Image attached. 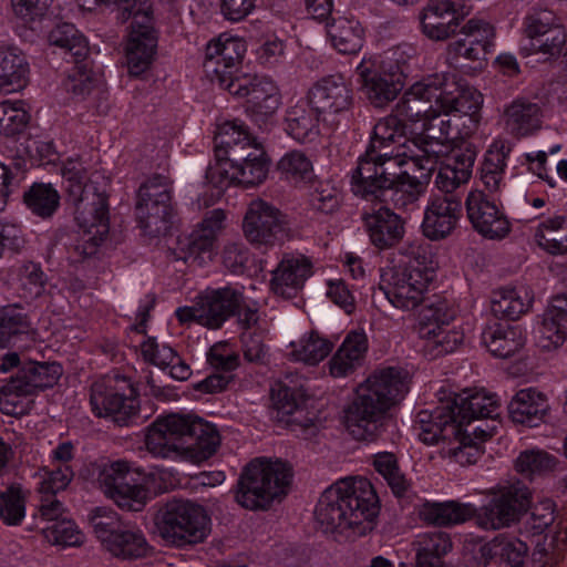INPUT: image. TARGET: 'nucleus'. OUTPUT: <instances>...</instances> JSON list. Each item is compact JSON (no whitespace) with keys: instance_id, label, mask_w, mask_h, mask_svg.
Instances as JSON below:
<instances>
[{"instance_id":"30","label":"nucleus","mask_w":567,"mask_h":567,"mask_svg":"<svg viewBox=\"0 0 567 567\" xmlns=\"http://www.w3.org/2000/svg\"><path fill=\"white\" fill-rule=\"evenodd\" d=\"M220 441L216 427H177V455L205 461L216 453Z\"/></svg>"},{"instance_id":"49","label":"nucleus","mask_w":567,"mask_h":567,"mask_svg":"<svg viewBox=\"0 0 567 567\" xmlns=\"http://www.w3.org/2000/svg\"><path fill=\"white\" fill-rule=\"evenodd\" d=\"M136 217L141 228L150 236H157L166 230L171 215L169 203L137 199L135 206Z\"/></svg>"},{"instance_id":"53","label":"nucleus","mask_w":567,"mask_h":567,"mask_svg":"<svg viewBox=\"0 0 567 567\" xmlns=\"http://www.w3.org/2000/svg\"><path fill=\"white\" fill-rule=\"evenodd\" d=\"M31 322L24 310L18 305H10L0 309V348L7 347L11 338L28 333Z\"/></svg>"},{"instance_id":"40","label":"nucleus","mask_w":567,"mask_h":567,"mask_svg":"<svg viewBox=\"0 0 567 567\" xmlns=\"http://www.w3.org/2000/svg\"><path fill=\"white\" fill-rule=\"evenodd\" d=\"M482 340L489 352L497 358H508L523 346L524 339L518 328L506 322H493L482 332Z\"/></svg>"},{"instance_id":"24","label":"nucleus","mask_w":567,"mask_h":567,"mask_svg":"<svg viewBox=\"0 0 567 567\" xmlns=\"http://www.w3.org/2000/svg\"><path fill=\"white\" fill-rule=\"evenodd\" d=\"M311 275L312 262L308 257L293 252L284 254L271 271L270 289L277 296L293 298Z\"/></svg>"},{"instance_id":"61","label":"nucleus","mask_w":567,"mask_h":567,"mask_svg":"<svg viewBox=\"0 0 567 567\" xmlns=\"http://www.w3.org/2000/svg\"><path fill=\"white\" fill-rule=\"evenodd\" d=\"M556 458L542 450H527L522 452L515 462L517 472L525 476L544 474L553 471Z\"/></svg>"},{"instance_id":"18","label":"nucleus","mask_w":567,"mask_h":567,"mask_svg":"<svg viewBox=\"0 0 567 567\" xmlns=\"http://www.w3.org/2000/svg\"><path fill=\"white\" fill-rule=\"evenodd\" d=\"M133 19L126 44V61L131 75L145 72L154 58L157 38L153 28L150 7L140 4L133 10Z\"/></svg>"},{"instance_id":"17","label":"nucleus","mask_w":567,"mask_h":567,"mask_svg":"<svg viewBox=\"0 0 567 567\" xmlns=\"http://www.w3.org/2000/svg\"><path fill=\"white\" fill-rule=\"evenodd\" d=\"M225 85L231 95L246 99L247 112L256 122L271 117L280 106L279 90L268 78L240 74Z\"/></svg>"},{"instance_id":"41","label":"nucleus","mask_w":567,"mask_h":567,"mask_svg":"<svg viewBox=\"0 0 567 567\" xmlns=\"http://www.w3.org/2000/svg\"><path fill=\"white\" fill-rule=\"evenodd\" d=\"M509 152L511 146L505 141H495L485 154L481 181L491 195H496L505 187L504 175Z\"/></svg>"},{"instance_id":"12","label":"nucleus","mask_w":567,"mask_h":567,"mask_svg":"<svg viewBox=\"0 0 567 567\" xmlns=\"http://www.w3.org/2000/svg\"><path fill=\"white\" fill-rule=\"evenodd\" d=\"M90 403L93 413L112 422H125L136 416L137 393L128 379L107 375L91 386Z\"/></svg>"},{"instance_id":"54","label":"nucleus","mask_w":567,"mask_h":567,"mask_svg":"<svg viewBox=\"0 0 567 567\" xmlns=\"http://www.w3.org/2000/svg\"><path fill=\"white\" fill-rule=\"evenodd\" d=\"M214 244V239L196 228L189 236L178 241L179 252L176 258L185 262L190 261L202 265L205 261V255H207L208 258L210 257Z\"/></svg>"},{"instance_id":"20","label":"nucleus","mask_w":567,"mask_h":567,"mask_svg":"<svg viewBox=\"0 0 567 567\" xmlns=\"http://www.w3.org/2000/svg\"><path fill=\"white\" fill-rule=\"evenodd\" d=\"M447 402L453 404V425H468L484 420L502 422L497 395L485 389H465L449 396Z\"/></svg>"},{"instance_id":"26","label":"nucleus","mask_w":567,"mask_h":567,"mask_svg":"<svg viewBox=\"0 0 567 567\" xmlns=\"http://www.w3.org/2000/svg\"><path fill=\"white\" fill-rule=\"evenodd\" d=\"M455 0H430L420 11L421 32L432 41L451 38L460 24Z\"/></svg>"},{"instance_id":"35","label":"nucleus","mask_w":567,"mask_h":567,"mask_svg":"<svg viewBox=\"0 0 567 567\" xmlns=\"http://www.w3.org/2000/svg\"><path fill=\"white\" fill-rule=\"evenodd\" d=\"M320 117L308 100L299 101L286 111L285 131L297 142L311 143L320 135Z\"/></svg>"},{"instance_id":"36","label":"nucleus","mask_w":567,"mask_h":567,"mask_svg":"<svg viewBox=\"0 0 567 567\" xmlns=\"http://www.w3.org/2000/svg\"><path fill=\"white\" fill-rule=\"evenodd\" d=\"M534 301L528 286L505 287L492 295L491 308L496 317L516 320L529 311Z\"/></svg>"},{"instance_id":"14","label":"nucleus","mask_w":567,"mask_h":567,"mask_svg":"<svg viewBox=\"0 0 567 567\" xmlns=\"http://www.w3.org/2000/svg\"><path fill=\"white\" fill-rule=\"evenodd\" d=\"M307 99L321 115L323 124L337 128L348 118L353 104V92L341 75H328L310 87Z\"/></svg>"},{"instance_id":"13","label":"nucleus","mask_w":567,"mask_h":567,"mask_svg":"<svg viewBox=\"0 0 567 567\" xmlns=\"http://www.w3.org/2000/svg\"><path fill=\"white\" fill-rule=\"evenodd\" d=\"M416 434L425 445L442 444V453L461 465L475 463L483 443L494 435V427H420Z\"/></svg>"},{"instance_id":"9","label":"nucleus","mask_w":567,"mask_h":567,"mask_svg":"<svg viewBox=\"0 0 567 567\" xmlns=\"http://www.w3.org/2000/svg\"><path fill=\"white\" fill-rule=\"evenodd\" d=\"M156 533L162 540L177 548L204 543L210 534V517L198 504L172 499L154 517Z\"/></svg>"},{"instance_id":"16","label":"nucleus","mask_w":567,"mask_h":567,"mask_svg":"<svg viewBox=\"0 0 567 567\" xmlns=\"http://www.w3.org/2000/svg\"><path fill=\"white\" fill-rule=\"evenodd\" d=\"M62 374L60 364L53 363H28L16 375H11L2 385V398H0V411L12 415L22 412L17 410L14 396L30 395L40 390L52 388Z\"/></svg>"},{"instance_id":"33","label":"nucleus","mask_w":567,"mask_h":567,"mask_svg":"<svg viewBox=\"0 0 567 567\" xmlns=\"http://www.w3.org/2000/svg\"><path fill=\"white\" fill-rule=\"evenodd\" d=\"M542 106L527 99H516L504 111L506 131L516 137L530 135L542 127Z\"/></svg>"},{"instance_id":"47","label":"nucleus","mask_w":567,"mask_h":567,"mask_svg":"<svg viewBox=\"0 0 567 567\" xmlns=\"http://www.w3.org/2000/svg\"><path fill=\"white\" fill-rule=\"evenodd\" d=\"M28 63L24 55L13 49L0 48V90L14 92L25 84Z\"/></svg>"},{"instance_id":"23","label":"nucleus","mask_w":567,"mask_h":567,"mask_svg":"<svg viewBox=\"0 0 567 567\" xmlns=\"http://www.w3.org/2000/svg\"><path fill=\"white\" fill-rule=\"evenodd\" d=\"M462 216V197L460 195L433 196L425 210L422 231L431 240L450 236Z\"/></svg>"},{"instance_id":"1","label":"nucleus","mask_w":567,"mask_h":567,"mask_svg":"<svg viewBox=\"0 0 567 567\" xmlns=\"http://www.w3.org/2000/svg\"><path fill=\"white\" fill-rule=\"evenodd\" d=\"M62 175L69 183V199L74 206L75 220L81 229L71 257L74 261H82L96 254L110 230L107 179L99 172L87 176L83 163L78 158L65 161Z\"/></svg>"},{"instance_id":"29","label":"nucleus","mask_w":567,"mask_h":567,"mask_svg":"<svg viewBox=\"0 0 567 567\" xmlns=\"http://www.w3.org/2000/svg\"><path fill=\"white\" fill-rule=\"evenodd\" d=\"M480 99L481 96L471 90L466 107L463 111L436 109L426 121L435 126L437 131H441L440 135L445 142L453 144L455 140L464 138L471 134L472 127H467L466 123L468 122L473 127L475 126L470 112L478 106Z\"/></svg>"},{"instance_id":"57","label":"nucleus","mask_w":567,"mask_h":567,"mask_svg":"<svg viewBox=\"0 0 567 567\" xmlns=\"http://www.w3.org/2000/svg\"><path fill=\"white\" fill-rule=\"evenodd\" d=\"M145 444L150 453L168 458L177 455V427H148Z\"/></svg>"},{"instance_id":"7","label":"nucleus","mask_w":567,"mask_h":567,"mask_svg":"<svg viewBox=\"0 0 567 567\" xmlns=\"http://www.w3.org/2000/svg\"><path fill=\"white\" fill-rule=\"evenodd\" d=\"M408 392L405 373L399 368L374 370L357 388V398L344 410L347 422L380 421Z\"/></svg>"},{"instance_id":"64","label":"nucleus","mask_w":567,"mask_h":567,"mask_svg":"<svg viewBox=\"0 0 567 567\" xmlns=\"http://www.w3.org/2000/svg\"><path fill=\"white\" fill-rule=\"evenodd\" d=\"M235 163V161H231V156L216 151V162L209 165L206 171L207 182L220 190L230 185H238L237 175L234 172Z\"/></svg>"},{"instance_id":"52","label":"nucleus","mask_w":567,"mask_h":567,"mask_svg":"<svg viewBox=\"0 0 567 567\" xmlns=\"http://www.w3.org/2000/svg\"><path fill=\"white\" fill-rule=\"evenodd\" d=\"M49 42L70 53L76 62L84 59L89 52L86 39L71 23L58 24L50 32Z\"/></svg>"},{"instance_id":"62","label":"nucleus","mask_w":567,"mask_h":567,"mask_svg":"<svg viewBox=\"0 0 567 567\" xmlns=\"http://www.w3.org/2000/svg\"><path fill=\"white\" fill-rule=\"evenodd\" d=\"M25 516V499L20 487L11 486L0 494V518L7 525H19Z\"/></svg>"},{"instance_id":"56","label":"nucleus","mask_w":567,"mask_h":567,"mask_svg":"<svg viewBox=\"0 0 567 567\" xmlns=\"http://www.w3.org/2000/svg\"><path fill=\"white\" fill-rule=\"evenodd\" d=\"M278 171L289 182H309L313 175V167L308 156L300 151L285 154L278 162Z\"/></svg>"},{"instance_id":"48","label":"nucleus","mask_w":567,"mask_h":567,"mask_svg":"<svg viewBox=\"0 0 567 567\" xmlns=\"http://www.w3.org/2000/svg\"><path fill=\"white\" fill-rule=\"evenodd\" d=\"M537 245L550 255L567 254V219L563 216L548 218L535 231Z\"/></svg>"},{"instance_id":"55","label":"nucleus","mask_w":567,"mask_h":567,"mask_svg":"<svg viewBox=\"0 0 567 567\" xmlns=\"http://www.w3.org/2000/svg\"><path fill=\"white\" fill-rule=\"evenodd\" d=\"M40 530L48 543L56 546H80L84 540L82 532L68 518L40 526Z\"/></svg>"},{"instance_id":"3","label":"nucleus","mask_w":567,"mask_h":567,"mask_svg":"<svg viewBox=\"0 0 567 567\" xmlns=\"http://www.w3.org/2000/svg\"><path fill=\"white\" fill-rule=\"evenodd\" d=\"M530 507V492L520 485H511L494 494L489 503L476 507L471 503L456 501L426 502L419 508L420 518L429 525L449 527L463 524L474 516L484 529H499L509 526Z\"/></svg>"},{"instance_id":"28","label":"nucleus","mask_w":567,"mask_h":567,"mask_svg":"<svg viewBox=\"0 0 567 567\" xmlns=\"http://www.w3.org/2000/svg\"><path fill=\"white\" fill-rule=\"evenodd\" d=\"M430 122L424 121L422 133L410 141L411 147L419 156L414 157V164L421 168V177H430L440 161L447 156L453 148L452 143L445 142Z\"/></svg>"},{"instance_id":"37","label":"nucleus","mask_w":567,"mask_h":567,"mask_svg":"<svg viewBox=\"0 0 567 567\" xmlns=\"http://www.w3.org/2000/svg\"><path fill=\"white\" fill-rule=\"evenodd\" d=\"M415 567H441L443 558L452 550L453 543L445 532L419 534L414 542Z\"/></svg>"},{"instance_id":"32","label":"nucleus","mask_w":567,"mask_h":567,"mask_svg":"<svg viewBox=\"0 0 567 567\" xmlns=\"http://www.w3.org/2000/svg\"><path fill=\"white\" fill-rule=\"evenodd\" d=\"M539 344L550 350L567 339V293L555 296L545 310L538 329Z\"/></svg>"},{"instance_id":"60","label":"nucleus","mask_w":567,"mask_h":567,"mask_svg":"<svg viewBox=\"0 0 567 567\" xmlns=\"http://www.w3.org/2000/svg\"><path fill=\"white\" fill-rule=\"evenodd\" d=\"M89 522L103 547L123 527L117 513L109 507L92 509Z\"/></svg>"},{"instance_id":"44","label":"nucleus","mask_w":567,"mask_h":567,"mask_svg":"<svg viewBox=\"0 0 567 567\" xmlns=\"http://www.w3.org/2000/svg\"><path fill=\"white\" fill-rule=\"evenodd\" d=\"M104 548L113 556L121 559H137L146 557L152 547L143 532L138 528L122 527L105 544Z\"/></svg>"},{"instance_id":"63","label":"nucleus","mask_w":567,"mask_h":567,"mask_svg":"<svg viewBox=\"0 0 567 567\" xmlns=\"http://www.w3.org/2000/svg\"><path fill=\"white\" fill-rule=\"evenodd\" d=\"M494 554L498 555L507 567H523L527 545L514 536L499 535L493 539Z\"/></svg>"},{"instance_id":"51","label":"nucleus","mask_w":567,"mask_h":567,"mask_svg":"<svg viewBox=\"0 0 567 567\" xmlns=\"http://www.w3.org/2000/svg\"><path fill=\"white\" fill-rule=\"evenodd\" d=\"M290 347L293 360L310 365L322 361L332 350V343L313 331L302 336L298 341H292Z\"/></svg>"},{"instance_id":"31","label":"nucleus","mask_w":567,"mask_h":567,"mask_svg":"<svg viewBox=\"0 0 567 567\" xmlns=\"http://www.w3.org/2000/svg\"><path fill=\"white\" fill-rule=\"evenodd\" d=\"M508 416L514 423L550 421V406L547 396L534 389L526 388L516 392L507 406Z\"/></svg>"},{"instance_id":"46","label":"nucleus","mask_w":567,"mask_h":567,"mask_svg":"<svg viewBox=\"0 0 567 567\" xmlns=\"http://www.w3.org/2000/svg\"><path fill=\"white\" fill-rule=\"evenodd\" d=\"M405 136V122L395 112L377 122L368 150L389 151L392 147L410 145Z\"/></svg>"},{"instance_id":"27","label":"nucleus","mask_w":567,"mask_h":567,"mask_svg":"<svg viewBox=\"0 0 567 567\" xmlns=\"http://www.w3.org/2000/svg\"><path fill=\"white\" fill-rule=\"evenodd\" d=\"M362 220L371 244L379 249L392 248L404 237V219L389 207L381 206L367 212Z\"/></svg>"},{"instance_id":"5","label":"nucleus","mask_w":567,"mask_h":567,"mask_svg":"<svg viewBox=\"0 0 567 567\" xmlns=\"http://www.w3.org/2000/svg\"><path fill=\"white\" fill-rule=\"evenodd\" d=\"M470 94L471 89L457 74H435L414 83L395 105V112L404 122L423 123L436 109L463 111Z\"/></svg>"},{"instance_id":"45","label":"nucleus","mask_w":567,"mask_h":567,"mask_svg":"<svg viewBox=\"0 0 567 567\" xmlns=\"http://www.w3.org/2000/svg\"><path fill=\"white\" fill-rule=\"evenodd\" d=\"M419 336L424 341V352L432 359L455 351L464 339L460 331L432 323L419 324Z\"/></svg>"},{"instance_id":"25","label":"nucleus","mask_w":567,"mask_h":567,"mask_svg":"<svg viewBox=\"0 0 567 567\" xmlns=\"http://www.w3.org/2000/svg\"><path fill=\"white\" fill-rule=\"evenodd\" d=\"M461 34L463 38L449 44V55L468 61L484 60L495 37L493 25L483 19L472 18L462 27Z\"/></svg>"},{"instance_id":"21","label":"nucleus","mask_w":567,"mask_h":567,"mask_svg":"<svg viewBox=\"0 0 567 567\" xmlns=\"http://www.w3.org/2000/svg\"><path fill=\"white\" fill-rule=\"evenodd\" d=\"M466 214L473 228L483 237L501 240L511 231V223L483 190H472L465 200Z\"/></svg>"},{"instance_id":"15","label":"nucleus","mask_w":567,"mask_h":567,"mask_svg":"<svg viewBox=\"0 0 567 567\" xmlns=\"http://www.w3.org/2000/svg\"><path fill=\"white\" fill-rule=\"evenodd\" d=\"M243 231L250 244L271 247L288 236L289 223L287 215L277 207L257 198L247 207Z\"/></svg>"},{"instance_id":"22","label":"nucleus","mask_w":567,"mask_h":567,"mask_svg":"<svg viewBox=\"0 0 567 567\" xmlns=\"http://www.w3.org/2000/svg\"><path fill=\"white\" fill-rule=\"evenodd\" d=\"M245 297L240 289L223 287L207 289L198 298L199 323L218 329L244 306Z\"/></svg>"},{"instance_id":"59","label":"nucleus","mask_w":567,"mask_h":567,"mask_svg":"<svg viewBox=\"0 0 567 567\" xmlns=\"http://www.w3.org/2000/svg\"><path fill=\"white\" fill-rule=\"evenodd\" d=\"M375 471L386 481L395 496H402L409 483L401 473L398 461L392 453H379L373 462Z\"/></svg>"},{"instance_id":"19","label":"nucleus","mask_w":567,"mask_h":567,"mask_svg":"<svg viewBox=\"0 0 567 567\" xmlns=\"http://www.w3.org/2000/svg\"><path fill=\"white\" fill-rule=\"evenodd\" d=\"M245 52L244 41L220 34L206 47L203 64L206 75L225 90V83L239 76L236 74V66L240 63Z\"/></svg>"},{"instance_id":"8","label":"nucleus","mask_w":567,"mask_h":567,"mask_svg":"<svg viewBox=\"0 0 567 567\" xmlns=\"http://www.w3.org/2000/svg\"><path fill=\"white\" fill-rule=\"evenodd\" d=\"M291 480L292 471L287 463L256 457L239 476L236 501L247 509H267L288 494Z\"/></svg>"},{"instance_id":"43","label":"nucleus","mask_w":567,"mask_h":567,"mask_svg":"<svg viewBox=\"0 0 567 567\" xmlns=\"http://www.w3.org/2000/svg\"><path fill=\"white\" fill-rule=\"evenodd\" d=\"M252 146H261L252 137L246 126L237 121H228L218 126L215 135V148L224 155L234 157V154H243Z\"/></svg>"},{"instance_id":"11","label":"nucleus","mask_w":567,"mask_h":567,"mask_svg":"<svg viewBox=\"0 0 567 567\" xmlns=\"http://www.w3.org/2000/svg\"><path fill=\"white\" fill-rule=\"evenodd\" d=\"M398 54L392 51L380 59H363L355 69L367 99L375 107L392 102L404 87V65Z\"/></svg>"},{"instance_id":"2","label":"nucleus","mask_w":567,"mask_h":567,"mask_svg":"<svg viewBox=\"0 0 567 567\" xmlns=\"http://www.w3.org/2000/svg\"><path fill=\"white\" fill-rule=\"evenodd\" d=\"M379 513L377 493L364 477H344L329 486L321 495L316 519L326 532L351 529L362 536L372 530Z\"/></svg>"},{"instance_id":"39","label":"nucleus","mask_w":567,"mask_h":567,"mask_svg":"<svg viewBox=\"0 0 567 567\" xmlns=\"http://www.w3.org/2000/svg\"><path fill=\"white\" fill-rule=\"evenodd\" d=\"M327 30L332 45L342 54H355L363 47L364 30L353 17L332 18Z\"/></svg>"},{"instance_id":"50","label":"nucleus","mask_w":567,"mask_h":567,"mask_svg":"<svg viewBox=\"0 0 567 567\" xmlns=\"http://www.w3.org/2000/svg\"><path fill=\"white\" fill-rule=\"evenodd\" d=\"M23 202L32 214L51 217L60 205V195L52 184L34 183L24 192Z\"/></svg>"},{"instance_id":"10","label":"nucleus","mask_w":567,"mask_h":567,"mask_svg":"<svg viewBox=\"0 0 567 567\" xmlns=\"http://www.w3.org/2000/svg\"><path fill=\"white\" fill-rule=\"evenodd\" d=\"M151 474L131 463L118 460L105 464L97 476L104 495L120 508L142 511L148 499Z\"/></svg>"},{"instance_id":"34","label":"nucleus","mask_w":567,"mask_h":567,"mask_svg":"<svg viewBox=\"0 0 567 567\" xmlns=\"http://www.w3.org/2000/svg\"><path fill=\"white\" fill-rule=\"evenodd\" d=\"M474 161V153L462 152L454 154L441 165L435 177V186L442 193L440 196H461L458 189L470 181Z\"/></svg>"},{"instance_id":"6","label":"nucleus","mask_w":567,"mask_h":567,"mask_svg":"<svg viewBox=\"0 0 567 567\" xmlns=\"http://www.w3.org/2000/svg\"><path fill=\"white\" fill-rule=\"evenodd\" d=\"M415 156L419 155L411 145L395 146L389 151L367 150L364 155L359 157L358 166L352 174L353 193L369 199L370 195L405 179L410 171L421 175V168L413 163Z\"/></svg>"},{"instance_id":"58","label":"nucleus","mask_w":567,"mask_h":567,"mask_svg":"<svg viewBox=\"0 0 567 567\" xmlns=\"http://www.w3.org/2000/svg\"><path fill=\"white\" fill-rule=\"evenodd\" d=\"M30 115L22 101L0 102V134L7 136L21 133L28 125Z\"/></svg>"},{"instance_id":"42","label":"nucleus","mask_w":567,"mask_h":567,"mask_svg":"<svg viewBox=\"0 0 567 567\" xmlns=\"http://www.w3.org/2000/svg\"><path fill=\"white\" fill-rule=\"evenodd\" d=\"M419 176L405 175V179L394 183L382 190L370 195L369 199L392 204L398 209H412L424 193V184Z\"/></svg>"},{"instance_id":"4","label":"nucleus","mask_w":567,"mask_h":567,"mask_svg":"<svg viewBox=\"0 0 567 567\" xmlns=\"http://www.w3.org/2000/svg\"><path fill=\"white\" fill-rule=\"evenodd\" d=\"M401 254L406 260L383 269L379 288L392 306L409 311L425 300L434 270L426 247L409 243L401 248Z\"/></svg>"},{"instance_id":"38","label":"nucleus","mask_w":567,"mask_h":567,"mask_svg":"<svg viewBox=\"0 0 567 567\" xmlns=\"http://www.w3.org/2000/svg\"><path fill=\"white\" fill-rule=\"evenodd\" d=\"M231 161H235V174L237 175L238 186L252 187L261 184L269 171V159L262 146H252L249 152L234 154Z\"/></svg>"}]
</instances>
